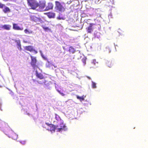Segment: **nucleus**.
<instances>
[{
	"label": "nucleus",
	"mask_w": 148,
	"mask_h": 148,
	"mask_svg": "<svg viewBox=\"0 0 148 148\" xmlns=\"http://www.w3.org/2000/svg\"><path fill=\"white\" fill-rule=\"evenodd\" d=\"M0 129L9 137L14 140H16L17 138L18 135L11 129L7 123L0 119Z\"/></svg>",
	"instance_id": "nucleus-1"
},
{
	"label": "nucleus",
	"mask_w": 148,
	"mask_h": 148,
	"mask_svg": "<svg viewBox=\"0 0 148 148\" xmlns=\"http://www.w3.org/2000/svg\"><path fill=\"white\" fill-rule=\"evenodd\" d=\"M28 6L31 7V9L35 10L38 7V3L35 0H27Z\"/></svg>",
	"instance_id": "nucleus-2"
},
{
	"label": "nucleus",
	"mask_w": 148,
	"mask_h": 148,
	"mask_svg": "<svg viewBox=\"0 0 148 148\" xmlns=\"http://www.w3.org/2000/svg\"><path fill=\"white\" fill-rule=\"evenodd\" d=\"M58 123V124L56 125L57 131L60 132L62 131L63 130H64L65 129L66 126L64 124L62 120H60L59 121V122Z\"/></svg>",
	"instance_id": "nucleus-3"
},
{
	"label": "nucleus",
	"mask_w": 148,
	"mask_h": 148,
	"mask_svg": "<svg viewBox=\"0 0 148 148\" xmlns=\"http://www.w3.org/2000/svg\"><path fill=\"white\" fill-rule=\"evenodd\" d=\"M30 57L31 58V62L30 64L33 68L34 69H35L37 68H38V67L37 63V60L36 57L30 55Z\"/></svg>",
	"instance_id": "nucleus-4"
},
{
	"label": "nucleus",
	"mask_w": 148,
	"mask_h": 148,
	"mask_svg": "<svg viewBox=\"0 0 148 148\" xmlns=\"http://www.w3.org/2000/svg\"><path fill=\"white\" fill-rule=\"evenodd\" d=\"M56 9L59 12H63L65 10V8L58 1H55Z\"/></svg>",
	"instance_id": "nucleus-5"
},
{
	"label": "nucleus",
	"mask_w": 148,
	"mask_h": 148,
	"mask_svg": "<svg viewBox=\"0 0 148 148\" xmlns=\"http://www.w3.org/2000/svg\"><path fill=\"white\" fill-rule=\"evenodd\" d=\"M25 49L31 52L34 51V53L36 54L38 52L37 51L34 49L33 46L31 45L26 46L25 47Z\"/></svg>",
	"instance_id": "nucleus-6"
},
{
	"label": "nucleus",
	"mask_w": 148,
	"mask_h": 148,
	"mask_svg": "<svg viewBox=\"0 0 148 148\" xmlns=\"http://www.w3.org/2000/svg\"><path fill=\"white\" fill-rule=\"evenodd\" d=\"M31 19L32 20L35 22H40L41 23H42V20L41 19L39 18H38L35 16L34 15H32L30 17Z\"/></svg>",
	"instance_id": "nucleus-7"
},
{
	"label": "nucleus",
	"mask_w": 148,
	"mask_h": 148,
	"mask_svg": "<svg viewBox=\"0 0 148 148\" xmlns=\"http://www.w3.org/2000/svg\"><path fill=\"white\" fill-rule=\"evenodd\" d=\"M13 29L17 30H23V27H20L17 24L13 23Z\"/></svg>",
	"instance_id": "nucleus-8"
},
{
	"label": "nucleus",
	"mask_w": 148,
	"mask_h": 148,
	"mask_svg": "<svg viewBox=\"0 0 148 148\" xmlns=\"http://www.w3.org/2000/svg\"><path fill=\"white\" fill-rule=\"evenodd\" d=\"M94 24L93 23H90L89 26L87 28V32L88 33H91L93 31L92 26Z\"/></svg>",
	"instance_id": "nucleus-9"
},
{
	"label": "nucleus",
	"mask_w": 148,
	"mask_h": 148,
	"mask_svg": "<svg viewBox=\"0 0 148 148\" xmlns=\"http://www.w3.org/2000/svg\"><path fill=\"white\" fill-rule=\"evenodd\" d=\"M36 75L38 78L41 79L45 78L43 75L41 73H38L37 71H36Z\"/></svg>",
	"instance_id": "nucleus-10"
},
{
	"label": "nucleus",
	"mask_w": 148,
	"mask_h": 148,
	"mask_svg": "<svg viewBox=\"0 0 148 148\" xmlns=\"http://www.w3.org/2000/svg\"><path fill=\"white\" fill-rule=\"evenodd\" d=\"M53 5L52 3H48V5L46 7L45 10V11H47L50 10L52 9L53 8Z\"/></svg>",
	"instance_id": "nucleus-11"
},
{
	"label": "nucleus",
	"mask_w": 148,
	"mask_h": 148,
	"mask_svg": "<svg viewBox=\"0 0 148 148\" xmlns=\"http://www.w3.org/2000/svg\"><path fill=\"white\" fill-rule=\"evenodd\" d=\"M11 26L10 25H4L2 26V28L4 29L7 30H10Z\"/></svg>",
	"instance_id": "nucleus-12"
},
{
	"label": "nucleus",
	"mask_w": 148,
	"mask_h": 148,
	"mask_svg": "<svg viewBox=\"0 0 148 148\" xmlns=\"http://www.w3.org/2000/svg\"><path fill=\"white\" fill-rule=\"evenodd\" d=\"M15 42L16 43L17 45V48L20 51L22 49L21 47V41L20 40H16Z\"/></svg>",
	"instance_id": "nucleus-13"
},
{
	"label": "nucleus",
	"mask_w": 148,
	"mask_h": 148,
	"mask_svg": "<svg viewBox=\"0 0 148 148\" xmlns=\"http://www.w3.org/2000/svg\"><path fill=\"white\" fill-rule=\"evenodd\" d=\"M68 51L70 53L72 54H73L76 52L75 49L72 46H70L69 47Z\"/></svg>",
	"instance_id": "nucleus-14"
},
{
	"label": "nucleus",
	"mask_w": 148,
	"mask_h": 148,
	"mask_svg": "<svg viewBox=\"0 0 148 148\" xmlns=\"http://www.w3.org/2000/svg\"><path fill=\"white\" fill-rule=\"evenodd\" d=\"M46 14L49 18H54L55 16V14L53 12H49L47 13Z\"/></svg>",
	"instance_id": "nucleus-15"
},
{
	"label": "nucleus",
	"mask_w": 148,
	"mask_h": 148,
	"mask_svg": "<svg viewBox=\"0 0 148 148\" xmlns=\"http://www.w3.org/2000/svg\"><path fill=\"white\" fill-rule=\"evenodd\" d=\"M50 125V126L49 127L50 131L51 132L53 131L54 132L55 130H56V126L52 124L51 125Z\"/></svg>",
	"instance_id": "nucleus-16"
},
{
	"label": "nucleus",
	"mask_w": 148,
	"mask_h": 148,
	"mask_svg": "<svg viewBox=\"0 0 148 148\" xmlns=\"http://www.w3.org/2000/svg\"><path fill=\"white\" fill-rule=\"evenodd\" d=\"M38 7L41 9H43L45 6V3L44 2H40L38 3Z\"/></svg>",
	"instance_id": "nucleus-17"
},
{
	"label": "nucleus",
	"mask_w": 148,
	"mask_h": 148,
	"mask_svg": "<svg viewBox=\"0 0 148 148\" xmlns=\"http://www.w3.org/2000/svg\"><path fill=\"white\" fill-rule=\"evenodd\" d=\"M3 11L5 13H6L8 12H10V8L7 7H5L4 8L3 10Z\"/></svg>",
	"instance_id": "nucleus-18"
},
{
	"label": "nucleus",
	"mask_w": 148,
	"mask_h": 148,
	"mask_svg": "<svg viewBox=\"0 0 148 148\" xmlns=\"http://www.w3.org/2000/svg\"><path fill=\"white\" fill-rule=\"evenodd\" d=\"M55 118L58 121L57 123L59 122V121H60V120H62L61 119L59 116L56 114H55Z\"/></svg>",
	"instance_id": "nucleus-19"
},
{
	"label": "nucleus",
	"mask_w": 148,
	"mask_h": 148,
	"mask_svg": "<svg viewBox=\"0 0 148 148\" xmlns=\"http://www.w3.org/2000/svg\"><path fill=\"white\" fill-rule=\"evenodd\" d=\"M24 32L25 34H31L33 33V32L32 31H29L27 29H25L24 30Z\"/></svg>",
	"instance_id": "nucleus-20"
},
{
	"label": "nucleus",
	"mask_w": 148,
	"mask_h": 148,
	"mask_svg": "<svg viewBox=\"0 0 148 148\" xmlns=\"http://www.w3.org/2000/svg\"><path fill=\"white\" fill-rule=\"evenodd\" d=\"M42 27L44 30L45 31H50V30L48 27H45L43 25H42Z\"/></svg>",
	"instance_id": "nucleus-21"
},
{
	"label": "nucleus",
	"mask_w": 148,
	"mask_h": 148,
	"mask_svg": "<svg viewBox=\"0 0 148 148\" xmlns=\"http://www.w3.org/2000/svg\"><path fill=\"white\" fill-rule=\"evenodd\" d=\"M77 98L78 99H79L80 101H83L84 100V97L82 96V97H79L78 96H77Z\"/></svg>",
	"instance_id": "nucleus-22"
},
{
	"label": "nucleus",
	"mask_w": 148,
	"mask_h": 148,
	"mask_svg": "<svg viewBox=\"0 0 148 148\" xmlns=\"http://www.w3.org/2000/svg\"><path fill=\"white\" fill-rule=\"evenodd\" d=\"M107 65L110 67H111L112 66V63L111 61H108L107 62Z\"/></svg>",
	"instance_id": "nucleus-23"
},
{
	"label": "nucleus",
	"mask_w": 148,
	"mask_h": 148,
	"mask_svg": "<svg viewBox=\"0 0 148 148\" xmlns=\"http://www.w3.org/2000/svg\"><path fill=\"white\" fill-rule=\"evenodd\" d=\"M38 83L40 84H43V83H46V81L45 80L44 81H37Z\"/></svg>",
	"instance_id": "nucleus-24"
},
{
	"label": "nucleus",
	"mask_w": 148,
	"mask_h": 148,
	"mask_svg": "<svg viewBox=\"0 0 148 148\" xmlns=\"http://www.w3.org/2000/svg\"><path fill=\"white\" fill-rule=\"evenodd\" d=\"M92 86L93 88H96V84L93 82H92Z\"/></svg>",
	"instance_id": "nucleus-25"
},
{
	"label": "nucleus",
	"mask_w": 148,
	"mask_h": 148,
	"mask_svg": "<svg viewBox=\"0 0 148 148\" xmlns=\"http://www.w3.org/2000/svg\"><path fill=\"white\" fill-rule=\"evenodd\" d=\"M5 6V5L4 4L0 3V8H3Z\"/></svg>",
	"instance_id": "nucleus-26"
},
{
	"label": "nucleus",
	"mask_w": 148,
	"mask_h": 148,
	"mask_svg": "<svg viewBox=\"0 0 148 148\" xmlns=\"http://www.w3.org/2000/svg\"><path fill=\"white\" fill-rule=\"evenodd\" d=\"M82 61L84 65L86 64V60L85 59H83L82 60Z\"/></svg>",
	"instance_id": "nucleus-27"
},
{
	"label": "nucleus",
	"mask_w": 148,
	"mask_h": 148,
	"mask_svg": "<svg viewBox=\"0 0 148 148\" xmlns=\"http://www.w3.org/2000/svg\"><path fill=\"white\" fill-rule=\"evenodd\" d=\"M21 143L22 144H25V140H21L20 141Z\"/></svg>",
	"instance_id": "nucleus-28"
},
{
	"label": "nucleus",
	"mask_w": 148,
	"mask_h": 148,
	"mask_svg": "<svg viewBox=\"0 0 148 148\" xmlns=\"http://www.w3.org/2000/svg\"><path fill=\"white\" fill-rule=\"evenodd\" d=\"M59 92L62 96L65 95V94L63 92H61L60 91H59Z\"/></svg>",
	"instance_id": "nucleus-29"
},
{
	"label": "nucleus",
	"mask_w": 148,
	"mask_h": 148,
	"mask_svg": "<svg viewBox=\"0 0 148 148\" xmlns=\"http://www.w3.org/2000/svg\"><path fill=\"white\" fill-rule=\"evenodd\" d=\"M46 124L47 125L49 126V127L50 126V125H51L52 124H49L48 123H46Z\"/></svg>",
	"instance_id": "nucleus-30"
},
{
	"label": "nucleus",
	"mask_w": 148,
	"mask_h": 148,
	"mask_svg": "<svg viewBox=\"0 0 148 148\" xmlns=\"http://www.w3.org/2000/svg\"><path fill=\"white\" fill-rule=\"evenodd\" d=\"M101 1V2L102 1H108V0H100Z\"/></svg>",
	"instance_id": "nucleus-31"
},
{
	"label": "nucleus",
	"mask_w": 148,
	"mask_h": 148,
	"mask_svg": "<svg viewBox=\"0 0 148 148\" xmlns=\"http://www.w3.org/2000/svg\"><path fill=\"white\" fill-rule=\"evenodd\" d=\"M42 57L44 59H46L45 57H44V56L43 55H42Z\"/></svg>",
	"instance_id": "nucleus-32"
},
{
	"label": "nucleus",
	"mask_w": 148,
	"mask_h": 148,
	"mask_svg": "<svg viewBox=\"0 0 148 148\" xmlns=\"http://www.w3.org/2000/svg\"><path fill=\"white\" fill-rule=\"evenodd\" d=\"M110 52H111V51L110 50H109V51L108 52L109 53H110Z\"/></svg>",
	"instance_id": "nucleus-33"
},
{
	"label": "nucleus",
	"mask_w": 148,
	"mask_h": 148,
	"mask_svg": "<svg viewBox=\"0 0 148 148\" xmlns=\"http://www.w3.org/2000/svg\"><path fill=\"white\" fill-rule=\"evenodd\" d=\"M106 49H108V50H110L109 48H106Z\"/></svg>",
	"instance_id": "nucleus-34"
},
{
	"label": "nucleus",
	"mask_w": 148,
	"mask_h": 148,
	"mask_svg": "<svg viewBox=\"0 0 148 148\" xmlns=\"http://www.w3.org/2000/svg\"><path fill=\"white\" fill-rule=\"evenodd\" d=\"M24 42H25V43H26V42H25V41H24Z\"/></svg>",
	"instance_id": "nucleus-35"
},
{
	"label": "nucleus",
	"mask_w": 148,
	"mask_h": 148,
	"mask_svg": "<svg viewBox=\"0 0 148 148\" xmlns=\"http://www.w3.org/2000/svg\"><path fill=\"white\" fill-rule=\"evenodd\" d=\"M60 19H61V18H59Z\"/></svg>",
	"instance_id": "nucleus-36"
},
{
	"label": "nucleus",
	"mask_w": 148,
	"mask_h": 148,
	"mask_svg": "<svg viewBox=\"0 0 148 148\" xmlns=\"http://www.w3.org/2000/svg\"><path fill=\"white\" fill-rule=\"evenodd\" d=\"M1 86H0V87H1Z\"/></svg>",
	"instance_id": "nucleus-37"
}]
</instances>
